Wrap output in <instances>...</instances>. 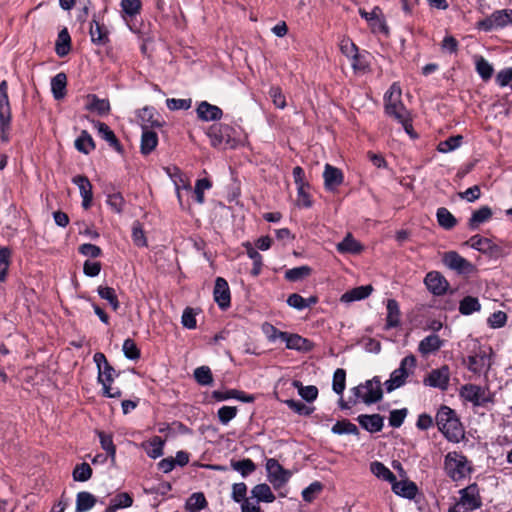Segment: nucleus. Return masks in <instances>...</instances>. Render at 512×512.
Masks as SVG:
<instances>
[{"label":"nucleus","mask_w":512,"mask_h":512,"mask_svg":"<svg viewBox=\"0 0 512 512\" xmlns=\"http://www.w3.org/2000/svg\"><path fill=\"white\" fill-rule=\"evenodd\" d=\"M439 431L450 442L458 443L464 438V429L456 412L448 406H441L436 414Z\"/></svg>","instance_id":"obj_1"},{"label":"nucleus","mask_w":512,"mask_h":512,"mask_svg":"<svg viewBox=\"0 0 512 512\" xmlns=\"http://www.w3.org/2000/svg\"><path fill=\"white\" fill-rule=\"evenodd\" d=\"M402 90L397 83H393L384 95L385 112L407 127L409 114L401 100Z\"/></svg>","instance_id":"obj_2"},{"label":"nucleus","mask_w":512,"mask_h":512,"mask_svg":"<svg viewBox=\"0 0 512 512\" xmlns=\"http://www.w3.org/2000/svg\"><path fill=\"white\" fill-rule=\"evenodd\" d=\"M459 499L449 507L448 512H473L482 506L480 490L476 483L459 490Z\"/></svg>","instance_id":"obj_3"},{"label":"nucleus","mask_w":512,"mask_h":512,"mask_svg":"<svg viewBox=\"0 0 512 512\" xmlns=\"http://www.w3.org/2000/svg\"><path fill=\"white\" fill-rule=\"evenodd\" d=\"M351 392L354 396L353 400H350L352 404H357L361 400L363 403L370 405L380 401L383 396L381 381L378 376L367 380L364 384L353 387Z\"/></svg>","instance_id":"obj_4"},{"label":"nucleus","mask_w":512,"mask_h":512,"mask_svg":"<svg viewBox=\"0 0 512 512\" xmlns=\"http://www.w3.org/2000/svg\"><path fill=\"white\" fill-rule=\"evenodd\" d=\"M234 128L228 124L214 123L206 130L210 143L213 147L235 148L239 140L234 137Z\"/></svg>","instance_id":"obj_5"},{"label":"nucleus","mask_w":512,"mask_h":512,"mask_svg":"<svg viewBox=\"0 0 512 512\" xmlns=\"http://www.w3.org/2000/svg\"><path fill=\"white\" fill-rule=\"evenodd\" d=\"M416 367V358L413 355L404 357L397 369L392 371L388 380L385 381L384 386L388 393L402 387L407 378L413 374Z\"/></svg>","instance_id":"obj_6"},{"label":"nucleus","mask_w":512,"mask_h":512,"mask_svg":"<svg viewBox=\"0 0 512 512\" xmlns=\"http://www.w3.org/2000/svg\"><path fill=\"white\" fill-rule=\"evenodd\" d=\"M444 469L453 481L464 479L471 472L467 458L455 451L449 452L445 456Z\"/></svg>","instance_id":"obj_7"},{"label":"nucleus","mask_w":512,"mask_h":512,"mask_svg":"<svg viewBox=\"0 0 512 512\" xmlns=\"http://www.w3.org/2000/svg\"><path fill=\"white\" fill-rule=\"evenodd\" d=\"M167 175L174 183L177 198L182 209H190V184L189 178L186 177L177 167L164 168Z\"/></svg>","instance_id":"obj_8"},{"label":"nucleus","mask_w":512,"mask_h":512,"mask_svg":"<svg viewBox=\"0 0 512 512\" xmlns=\"http://www.w3.org/2000/svg\"><path fill=\"white\" fill-rule=\"evenodd\" d=\"M512 25V9H502L494 11L490 16L478 21L479 30L490 32Z\"/></svg>","instance_id":"obj_9"},{"label":"nucleus","mask_w":512,"mask_h":512,"mask_svg":"<svg viewBox=\"0 0 512 512\" xmlns=\"http://www.w3.org/2000/svg\"><path fill=\"white\" fill-rule=\"evenodd\" d=\"M266 471L268 481L272 484L274 489L282 488L290 479L291 473L274 458H269L266 461Z\"/></svg>","instance_id":"obj_10"},{"label":"nucleus","mask_w":512,"mask_h":512,"mask_svg":"<svg viewBox=\"0 0 512 512\" xmlns=\"http://www.w3.org/2000/svg\"><path fill=\"white\" fill-rule=\"evenodd\" d=\"M450 368L448 365H442L439 368L432 369L423 379V384L427 387L436 388L440 391H446L450 384Z\"/></svg>","instance_id":"obj_11"},{"label":"nucleus","mask_w":512,"mask_h":512,"mask_svg":"<svg viewBox=\"0 0 512 512\" xmlns=\"http://www.w3.org/2000/svg\"><path fill=\"white\" fill-rule=\"evenodd\" d=\"M11 121V108L8 98V85L5 80L0 83V130L2 139L8 140L6 132L9 129Z\"/></svg>","instance_id":"obj_12"},{"label":"nucleus","mask_w":512,"mask_h":512,"mask_svg":"<svg viewBox=\"0 0 512 512\" xmlns=\"http://www.w3.org/2000/svg\"><path fill=\"white\" fill-rule=\"evenodd\" d=\"M359 14L363 19H365L368 22L372 32H374V33L379 32V33H383L386 35L389 33L388 26L386 25V22H385V19H384V16L382 14V10L380 7L375 6L371 12H367L366 10L360 8Z\"/></svg>","instance_id":"obj_13"},{"label":"nucleus","mask_w":512,"mask_h":512,"mask_svg":"<svg viewBox=\"0 0 512 512\" xmlns=\"http://www.w3.org/2000/svg\"><path fill=\"white\" fill-rule=\"evenodd\" d=\"M93 360L98 369V382L102 384V387L112 384L117 374L115 369L108 363L106 356L101 352H97L94 354Z\"/></svg>","instance_id":"obj_14"},{"label":"nucleus","mask_w":512,"mask_h":512,"mask_svg":"<svg viewBox=\"0 0 512 512\" xmlns=\"http://www.w3.org/2000/svg\"><path fill=\"white\" fill-rule=\"evenodd\" d=\"M460 396L466 401L471 402L474 406H481L488 402L485 389L474 384L462 386Z\"/></svg>","instance_id":"obj_15"},{"label":"nucleus","mask_w":512,"mask_h":512,"mask_svg":"<svg viewBox=\"0 0 512 512\" xmlns=\"http://www.w3.org/2000/svg\"><path fill=\"white\" fill-rule=\"evenodd\" d=\"M424 283L427 289L437 296L445 294L449 288V284L445 277L437 271L427 273Z\"/></svg>","instance_id":"obj_16"},{"label":"nucleus","mask_w":512,"mask_h":512,"mask_svg":"<svg viewBox=\"0 0 512 512\" xmlns=\"http://www.w3.org/2000/svg\"><path fill=\"white\" fill-rule=\"evenodd\" d=\"M196 113L197 117L204 122L218 121L223 116V111L220 107L207 101L198 103Z\"/></svg>","instance_id":"obj_17"},{"label":"nucleus","mask_w":512,"mask_h":512,"mask_svg":"<svg viewBox=\"0 0 512 512\" xmlns=\"http://www.w3.org/2000/svg\"><path fill=\"white\" fill-rule=\"evenodd\" d=\"M213 295L215 302L222 310H225L230 306V289L225 279L221 277L216 279Z\"/></svg>","instance_id":"obj_18"},{"label":"nucleus","mask_w":512,"mask_h":512,"mask_svg":"<svg viewBox=\"0 0 512 512\" xmlns=\"http://www.w3.org/2000/svg\"><path fill=\"white\" fill-rule=\"evenodd\" d=\"M72 182L79 188L82 197V207L89 209L93 201L92 184L89 179L84 175H77L73 177Z\"/></svg>","instance_id":"obj_19"},{"label":"nucleus","mask_w":512,"mask_h":512,"mask_svg":"<svg viewBox=\"0 0 512 512\" xmlns=\"http://www.w3.org/2000/svg\"><path fill=\"white\" fill-rule=\"evenodd\" d=\"M442 340L437 334L433 333L423 338L418 345V352L423 356L427 357L431 354L438 352L444 345Z\"/></svg>","instance_id":"obj_20"},{"label":"nucleus","mask_w":512,"mask_h":512,"mask_svg":"<svg viewBox=\"0 0 512 512\" xmlns=\"http://www.w3.org/2000/svg\"><path fill=\"white\" fill-rule=\"evenodd\" d=\"M323 178L324 186L328 191H334L344 180L342 171L330 164L325 165Z\"/></svg>","instance_id":"obj_21"},{"label":"nucleus","mask_w":512,"mask_h":512,"mask_svg":"<svg viewBox=\"0 0 512 512\" xmlns=\"http://www.w3.org/2000/svg\"><path fill=\"white\" fill-rule=\"evenodd\" d=\"M443 263L450 269L464 273L470 268V263L455 251L446 252Z\"/></svg>","instance_id":"obj_22"},{"label":"nucleus","mask_w":512,"mask_h":512,"mask_svg":"<svg viewBox=\"0 0 512 512\" xmlns=\"http://www.w3.org/2000/svg\"><path fill=\"white\" fill-rule=\"evenodd\" d=\"M360 426L370 433H376L382 430L384 418L379 414H362L357 417Z\"/></svg>","instance_id":"obj_23"},{"label":"nucleus","mask_w":512,"mask_h":512,"mask_svg":"<svg viewBox=\"0 0 512 512\" xmlns=\"http://www.w3.org/2000/svg\"><path fill=\"white\" fill-rule=\"evenodd\" d=\"M373 291L371 285H363L346 291L340 298L342 303L350 304L355 301L366 299Z\"/></svg>","instance_id":"obj_24"},{"label":"nucleus","mask_w":512,"mask_h":512,"mask_svg":"<svg viewBox=\"0 0 512 512\" xmlns=\"http://www.w3.org/2000/svg\"><path fill=\"white\" fill-rule=\"evenodd\" d=\"M387 316L385 329L389 330L400 326L401 313L398 302L395 299H388L386 304Z\"/></svg>","instance_id":"obj_25"},{"label":"nucleus","mask_w":512,"mask_h":512,"mask_svg":"<svg viewBox=\"0 0 512 512\" xmlns=\"http://www.w3.org/2000/svg\"><path fill=\"white\" fill-rule=\"evenodd\" d=\"M391 484L392 490L396 495H399L407 499L415 498L418 492L416 484L411 481H397V479L395 478V481L391 482Z\"/></svg>","instance_id":"obj_26"},{"label":"nucleus","mask_w":512,"mask_h":512,"mask_svg":"<svg viewBox=\"0 0 512 512\" xmlns=\"http://www.w3.org/2000/svg\"><path fill=\"white\" fill-rule=\"evenodd\" d=\"M203 174L204 176L198 177L194 184V200L199 204H203L205 202V192L210 191L213 187V181L211 178L205 171Z\"/></svg>","instance_id":"obj_27"},{"label":"nucleus","mask_w":512,"mask_h":512,"mask_svg":"<svg viewBox=\"0 0 512 512\" xmlns=\"http://www.w3.org/2000/svg\"><path fill=\"white\" fill-rule=\"evenodd\" d=\"M213 398L217 401H224L228 399H237L244 403H251L254 401V396L251 394H246L242 391L236 389H230L225 392L214 391L212 394Z\"/></svg>","instance_id":"obj_28"},{"label":"nucleus","mask_w":512,"mask_h":512,"mask_svg":"<svg viewBox=\"0 0 512 512\" xmlns=\"http://www.w3.org/2000/svg\"><path fill=\"white\" fill-rule=\"evenodd\" d=\"M491 217L492 210L488 206H483L472 213L468 221V226L471 230H476L480 225L487 222Z\"/></svg>","instance_id":"obj_29"},{"label":"nucleus","mask_w":512,"mask_h":512,"mask_svg":"<svg viewBox=\"0 0 512 512\" xmlns=\"http://www.w3.org/2000/svg\"><path fill=\"white\" fill-rule=\"evenodd\" d=\"M336 248L341 254H359L363 250V246L355 240L351 234H347L346 237L337 244Z\"/></svg>","instance_id":"obj_30"},{"label":"nucleus","mask_w":512,"mask_h":512,"mask_svg":"<svg viewBox=\"0 0 512 512\" xmlns=\"http://www.w3.org/2000/svg\"><path fill=\"white\" fill-rule=\"evenodd\" d=\"M252 498H255L258 502L272 503L275 500L270 486L266 483L255 485L251 490Z\"/></svg>","instance_id":"obj_31"},{"label":"nucleus","mask_w":512,"mask_h":512,"mask_svg":"<svg viewBox=\"0 0 512 512\" xmlns=\"http://www.w3.org/2000/svg\"><path fill=\"white\" fill-rule=\"evenodd\" d=\"M281 336H282V341H284L286 343V347L288 349H293V350H298V351L308 350L309 341L307 339L303 338L302 336H300L298 334H291L288 332H285V334H282Z\"/></svg>","instance_id":"obj_32"},{"label":"nucleus","mask_w":512,"mask_h":512,"mask_svg":"<svg viewBox=\"0 0 512 512\" xmlns=\"http://www.w3.org/2000/svg\"><path fill=\"white\" fill-rule=\"evenodd\" d=\"M67 77L61 72L56 74L51 80V91L56 100L64 98L66 95Z\"/></svg>","instance_id":"obj_33"},{"label":"nucleus","mask_w":512,"mask_h":512,"mask_svg":"<svg viewBox=\"0 0 512 512\" xmlns=\"http://www.w3.org/2000/svg\"><path fill=\"white\" fill-rule=\"evenodd\" d=\"M437 222L445 230H451L457 225L455 216L445 207H440L436 211Z\"/></svg>","instance_id":"obj_34"},{"label":"nucleus","mask_w":512,"mask_h":512,"mask_svg":"<svg viewBox=\"0 0 512 512\" xmlns=\"http://www.w3.org/2000/svg\"><path fill=\"white\" fill-rule=\"evenodd\" d=\"M97 500L93 494L87 491L79 492L76 496V512H86L94 507Z\"/></svg>","instance_id":"obj_35"},{"label":"nucleus","mask_w":512,"mask_h":512,"mask_svg":"<svg viewBox=\"0 0 512 512\" xmlns=\"http://www.w3.org/2000/svg\"><path fill=\"white\" fill-rule=\"evenodd\" d=\"M132 503L133 499L128 493H119L111 499L104 512H116L118 509L130 507Z\"/></svg>","instance_id":"obj_36"},{"label":"nucleus","mask_w":512,"mask_h":512,"mask_svg":"<svg viewBox=\"0 0 512 512\" xmlns=\"http://www.w3.org/2000/svg\"><path fill=\"white\" fill-rule=\"evenodd\" d=\"M86 109L99 115H104L110 110V104L106 99H99L95 95H89L87 97Z\"/></svg>","instance_id":"obj_37"},{"label":"nucleus","mask_w":512,"mask_h":512,"mask_svg":"<svg viewBox=\"0 0 512 512\" xmlns=\"http://www.w3.org/2000/svg\"><path fill=\"white\" fill-rule=\"evenodd\" d=\"M96 127H97L99 135L105 141H107L110 144V146H112L118 152H120L121 151V145H120L118 139L116 138L114 132L109 128V126L107 124H105V123L97 122L96 123Z\"/></svg>","instance_id":"obj_38"},{"label":"nucleus","mask_w":512,"mask_h":512,"mask_svg":"<svg viewBox=\"0 0 512 512\" xmlns=\"http://www.w3.org/2000/svg\"><path fill=\"white\" fill-rule=\"evenodd\" d=\"M370 471L379 479L389 483L395 481L396 476L393 474V472L379 461H374L370 464Z\"/></svg>","instance_id":"obj_39"},{"label":"nucleus","mask_w":512,"mask_h":512,"mask_svg":"<svg viewBox=\"0 0 512 512\" xmlns=\"http://www.w3.org/2000/svg\"><path fill=\"white\" fill-rule=\"evenodd\" d=\"M158 143L157 134L154 131L143 129L141 137V152L143 154H149L153 151Z\"/></svg>","instance_id":"obj_40"},{"label":"nucleus","mask_w":512,"mask_h":512,"mask_svg":"<svg viewBox=\"0 0 512 512\" xmlns=\"http://www.w3.org/2000/svg\"><path fill=\"white\" fill-rule=\"evenodd\" d=\"M164 441L159 436H154L147 443H143V447L150 458L156 459L163 454Z\"/></svg>","instance_id":"obj_41"},{"label":"nucleus","mask_w":512,"mask_h":512,"mask_svg":"<svg viewBox=\"0 0 512 512\" xmlns=\"http://www.w3.org/2000/svg\"><path fill=\"white\" fill-rule=\"evenodd\" d=\"M155 115L156 113L153 108L145 107L139 111L138 117L142 123L143 129L161 126L160 121L155 118Z\"/></svg>","instance_id":"obj_42"},{"label":"nucleus","mask_w":512,"mask_h":512,"mask_svg":"<svg viewBox=\"0 0 512 512\" xmlns=\"http://www.w3.org/2000/svg\"><path fill=\"white\" fill-rule=\"evenodd\" d=\"M331 431L333 434H337V435H344V434L359 435L358 427L346 419L337 421L332 426Z\"/></svg>","instance_id":"obj_43"},{"label":"nucleus","mask_w":512,"mask_h":512,"mask_svg":"<svg viewBox=\"0 0 512 512\" xmlns=\"http://www.w3.org/2000/svg\"><path fill=\"white\" fill-rule=\"evenodd\" d=\"M70 42H71V38H70V35H69L67 29L65 28V29L61 30L58 34V38H57L56 46H55L56 53L60 57L66 56L69 53Z\"/></svg>","instance_id":"obj_44"},{"label":"nucleus","mask_w":512,"mask_h":512,"mask_svg":"<svg viewBox=\"0 0 512 512\" xmlns=\"http://www.w3.org/2000/svg\"><path fill=\"white\" fill-rule=\"evenodd\" d=\"M246 248L247 255L250 259H252L253 268L251 270V274L253 276H258L261 273L262 269V256L261 254L251 245V243L247 242L244 244Z\"/></svg>","instance_id":"obj_45"},{"label":"nucleus","mask_w":512,"mask_h":512,"mask_svg":"<svg viewBox=\"0 0 512 512\" xmlns=\"http://www.w3.org/2000/svg\"><path fill=\"white\" fill-rule=\"evenodd\" d=\"M476 71L483 81H488L494 72L493 66L482 56L475 57Z\"/></svg>","instance_id":"obj_46"},{"label":"nucleus","mask_w":512,"mask_h":512,"mask_svg":"<svg viewBox=\"0 0 512 512\" xmlns=\"http://www.w3.org/2000/svg\"><path fill=\"white\" fill-rule=\"evenodd\" d=\"M75 147L78 151L88 154L94 149L95 145L91 135L83 130L80 136L75 140Z\"/></svg>","instance_id":"obj_47"},{"label":"nucleus","mask_w":512,"mask_h":512,"mask_svg":"<svg viewBox=\"0 0 512 512\" xmlns=\"http://www.w3.org/2000/svg\"><path fill=\"white\" fill-rule=\"evenodd\" d=\"M481 309V305L479 300L472 296L464 297L459 305V311L463 315H470L474 312H477Z\"/></svg>","instance_id":"obj_48"},{"label":"nucleus","mask_w":512,"mask_h":512,"mask_svg":"<svg viewBox=\"0 0 512 512\" xmlns=\"http://www.w3.org/2000/svg\"><path fill=\"white\" fill-rule=\"evenodd\" d=\"M231 467L233 470L239 472L242 477H247L256 470L255 463L249 458L239 461H232Z\"/></svg>","instance_id":"obj_49"},{"label":"nucleus","mask_w":512,"mask_h":512,"mask_svg":"<svg viewBox=\"0 0 512 512\" xmlns=\"http://www.w3.org/2000/svg\"><path fill=\"white\" fill-rule=\"evenodd\" d=\"M194 380L202 385L208 386L213 383L211 369L208 366H200L194 370Z\"/></svg>","instance_id":"obj_50"},{"label":"nucleus","mask_w":512,"mask_h":512,"mask_svg":"<svg viewBox=\"0 0 512 512\" xmlns=\"http://www.w3.org/2000/svg\"><path fill=\"white\" fill-rule=\"evenodd\" d=\"M90 36L92 42L96 44H104L108 39L105 28L96 20H93L91 23Z\"/></svg>","instance_id":"obj_51"},{"label":"nucleus","mask_w":512,"mask_h":512,"mask_svg":"<svg viewBox=\"0 0 512 512\" xmlns=\"http://www.w3.org/2000/svg\"><path fill=\"white\" fill-rule=\"evenodd\" d=\"M468 245L480 252H488L492 249V242L490 239L480 235H474L468 240Z\"/></svg>","instance_id":"obj_52"},{"label":"nucleus","mask_w":512,"mask_h":512,"mask_svg":"<svg viewBox=\"0 0 512 512\" xmlns=\"http://www.w3.org/2000/svg\"><path fill=\"white\" fill-rule=\"evenodd\" d=\"M97 292L102 299L107 300L109 302L113 310H118L120 304L117 299L116 292L113 288L108 286H99Z\"/></svg>","instance_id":"obj_53"},{"label":"nucleus","mask_w":512,"mask_h":512,"mask_svg":"<svg viewBox=\"0 0 512 512\" xmlns=\"http://www.w3.org/2000/svg\"><path fill=\"white\" fill-rule=\"evenodd\" d=\"M310 274L311 268L309 266H299L286 270L285 279L291 282H296L309 276Z\"/></svg>","instance_id":"obj_54"},{"label":"nucleus","mask_w":512,"mask_h":512,"mask_svg":"<svg viewBox=\"0 0 512 512\" xmlns=\"http://www.w3.org/2000/svg\"><path fill=\"white\" fill-rule=\"evenodd\" d=\"M293 385L298 389V394L307 402H313L318 396L316 386H303L299 381H294Z\"/></svg>","instance_id":"obj_55"},{"label":"nucleus","mask_w":512,"mask_h":512,"mask_svg":"<svg viewBox=\"0 0 512 512\" xmlns=\"http://www.w3.org/2000/svg\"><path fill=\"white\" fill-rule=\"evenodd\" d=\"M12 252L8 247L0 248V282L5 281L11 262Z\"/></svg>","instance_id":"obj_56"},{"label":"nucleus","mask_w":512,"mask_h":512,"mask_svg":"<svg viewBox=\"0 0 512 512\" xmlns=\"http://www.w3.org/2000/svg\"><path fill=\"white\" fill-rule=\"evenodd\" d=\"M98 436L102 449L107 452V455L111 458L112 463H114L116 457V447L113 443L112 436L104 432H99Z\"/></svg>","instance_id":"obj_57"},{"label":"nucleus","mask_w":512,"mask_h":512,"mask_svg":"<svg viewBox=\"0 0 512 512\" xmlns=\"http://www.w3.org/2000/svg\"><path fill=\"white\" fill-rule=\"evenodd\" d=\"M346 387V372L342 368H338L335 370L333 374V382H332V388L333 391L338 394L342 395Z\"/></svg>","instance_id":"obj_58"},{"label":"nucleus","mask_w":512,"mask_h":512,"mask_svg":"<svg viewBox=\"0 0 512 512\" xmlns=\"http://www.w3.org/2000/svg\"><path fill=\"white\" fill-rule=\"evenodd\" d=\"M463 137L461 135L452 136L438 144L437 150L440 153H449L461 146Z\"/></svg>","instance_id":"obj_59"},{"label":"nucleus","mask_w":512,"mask_h":512,"mask_svg":"<svg viewBox=\"0 0 512 512\" xmlns=\"http://www.w3.org/2000/svg\"><path fill=\"white\" fill-rule=\"evenodd\" d=\"M92 476V469L88 463H81L73 470V479L79 482H85Z\"/></svg>","instance_id":"obj_60"},{"label":"nucleus","mask_w":512,"mask_h":512,"mask_svg":"<svg viewBox=\"0 0 512 512\" xmlns=\"http://www.w3.org/2000/svg\"><path fill=\"white\" fill-rule=\"evenodd\" d=\"M485 355H470L467 358V368L476 374L481 373L485 366Z\"/></svg>","instance_id":"obj_61"},{"label":"nucleus","mask_w":512,"mask_h":512,"mask_svg":"<svg viewBox=\"0 0 512 512\" xmlns=\"http://www.w3.org/2000/svg\"><path fill=\"white\" fill-rule=\"evenodd\" d=\"M217 415L220 423L227 425L232 419L236 417L237 408L234 406H222L219 408Z\"/></svg>","instance_id":"obj_62"},{"label":"nucleus","mask_w":512,"mask_h":512,"mask_svg":"<svg viewBox=\"0 0 512 512\" xmlns=\"http://www.w3.org/2000/svg\"><path fill=\"white\" fill-rule=\"evenodd\" d=\"M323 486L320 482L315 481L311 483L302 491V498L306 502H312L316 496L322 491Z\"/></svg>","instance_id":"obj_63"},{"label":"nucleus","mask_w":512,"mask_h":512,"mask_svg":"<svg viewBox=\"0 0 512 512\" xmlns=\"http://www.w3.org/2000/svg\"><path fill=\"white\" fill-rule=\"evenodd\" d=\"M341 53L346 56L348 59L350 57H355L356 53L359 52L356 44L349 38H342L339 43Z\"/></svg>","instance_id":"obj_64"}]
</instances>
